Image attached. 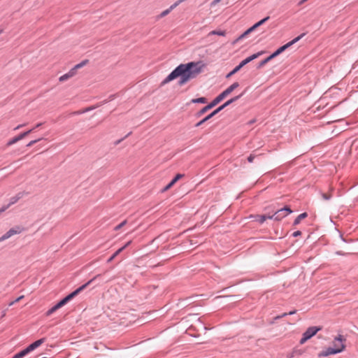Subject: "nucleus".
I'll use <instances>...</instances> for the list:
<instances>
[{
    "label": "nucleus",
    "instance_id": "nucleus-42",
    "mask_svg": "<svg viewBox=\"0 0 358 358\" xmlns=\"http://www.w3.org/2000/svg\"><path fill=\"white\" fill-rule=\"evenodd\" d=\"M221 0H213V2H212V5H215L217 4V3H219Z\"/></svg>",
    "mask_w": 358,
    "mask_h": 358
},
{
    "label": "nucleus",
    "instance_id": "nucleus-50",
    "mask_svg": "<svg viewBox=\"0 0 358 358\" xmlns=\"http://www.w3.org/2000/svg\"><path fill=\"white\" fill-rule=\"evenodd\" d=\"M41 358H45V357H41Z\"/></svg>",
    "mask_w": 358,
    "mask_h": 358
},
{
    "label": "nucleus",
    "instance_id": "nucleus-14",
    "mask_svg": "<svg viewBox=\"0 0 358 358\" xmlns=\"http://www.w3.org/2000/svg\"><path fill=\"white\" fill-rule=\"evenodd\" d=\"M245 91L243 92L242 93H241L239 95H237L236 96H234L232 97L231 99H229L228 101H227L225 103H223V105L224 106V107H227L228 106H229L230 104L234 103L235 101H238L239 99H241L243 94H245Z\"/></svg>",
    "mask_w": 358,
    "mask_h": 358
},
{
    "label": "nucleus",
    "instance_id": "nucleus-11",
    "mask_svg": "<svg viewBox=\"0 0 358 358\" xmlns=\"http://www.w3.org/2000/svg\"><path fill=\"white\" fill-rule=\"evenodd\" d=\"M184 174L178 173L161 190L162 192H164L171 189L180 179L184 177Z\"/></svg>",
    "mask_w": 358,
    "mask_h": 358
},
{
    "label": "nucleus",
    "instance_id": "nucleus-31",
    "mask_svg": "<svg viewBox=\"0 0 358 358\" xmlns=\"http://www.w3.org/2000/svg\"><path fill=\"white\" fill-rule=\"evenodd\" d=\"M256 157V155H255L254 154H250L248 157V162L250 163H252L253 162L255 158Z\"/></svg>",
    "mask_w": 358,
    "mask_h": 358
},
{
    "label": "nucleus",
    "instance_id": "nucleus-2",
    "mask_svg": "<svg viewBox=\"0 0 358 358\" xmlns=\"http://www.w3.org/2000/svg\"><path fill=\"white\" fill-rule=\"evenodd\" d=\"M239 86V83L238 82H235L231 84L229 87H228L225 90H224L222 93H220L217 96H216L211 102H210L208 105L203 107L200 110L195 113L196 117H200L210 109L213 108L215 106H217L220 102H221L226 96L230 94L235 89H236Z\"/></svg>",
    "mask_w": 358,
    "mask_h": 358
},
{
    "label": "nucleus",
    "instance_id": "nucleus-15",
    "mask_svg": "<svg viewBox=\"0 0 358 358\" xmlns=\"http://www.w3.org/2000/svg\"><path fill=\"white\" fill-rule=\"evenodd\" d=\"M308 217V213L304 212L299 215L294 220L293 225L296 226L300 223V222Z\"/></svg>",
    "mask_w": 358,
    "mask_h": 358
},
{
    "label": "nucleus",
    "instance_id": "nucleus-12",
    "mask_svg": "<svg viewBox=\"0 0 358 358\" xmlns=\"http://www.w3.org/2000/svg\"><path fill=\"white\" fill-rule=\"evenodd\" d=\"M250 218L259 224H263L268 219L271 220V215H251Z\"/></svg>",
    "mask_w": 358,
    "mask_h": 358
},
{
    "label": "nucleus",
    "instance_id": "nucleus-46",
    "mask_svg": "<svg viewBox=\"0 0 358 358\" xmlns=\"http://www.w3.org/2000/svg\"><path fill=\"white\" fill-rule=\"evenodd\" d=\"M94 348L96 350H98L99 348L97 343H95Z\"/></svg>",
    "mask_w": 358,
    "mask_h": 358
},
{
    "label": "nucleus",
    "instance_id": "nucleus-17",
    "mask_svg": "<svg viewBox=\"0 0 358 358\" xmlns=\"http://www.w3.org/2000/svg\"><path fill=\"white\" fill-rule=\"evenodd\" d=\"M115 96H116V94H111V95H110L108 99H105V100H103V101L101 102V105L103 104V103H107V102H108L110 101L113 100ZM99 106H100V104L99 105H91V110L96 108Z\"/></svg>",
    "mask_w": 358,
    "mask_h": 358
},
{
    "label": "nucleus",
    "instance_id": "nucleus-43",
    "mask_svg": "<svg viewBox=\"0 0 358 358\" xmlns=\"http://www.w3.org/2000/svg\"><path fill=\"white\" fill-rule=\"evenodd\" d=\"M24 126V124H19L18 126H17L14 129L15 130H17L19 129L20 128Z\"/></svg>",
    "mask_w": 358,
    "mask_h": 358
},
{
    "label": "nucleus",
    "instance_id": "nucleus-36",
    "mask_svg": "<svg viewBox=\"0 0 358 358\" xmlns=\"http://www.w3.org/2000/svg\"><path fill=\"white\" fill-rule=\"evenodd\" d=\"M287 315H288L287 313H283V314H282V315H278V316H276V317H275V320H278V319L282 318V317H285V316H287Z\"/></svg>",
    "mask_w": 358,
    "mask_h": 358
},
{
    "label": "nucleus",
    "instance_id": "nucleus-34",
    "mask_svg": "<svg viewBox=\"0 0 358 358\" xmlns=\"http://www.w3.org/2000/svg\"><path fill=\"white\" fill-rule=\"evenodd\" d=\"M301 231H299V230L296 231H294V232L292 234V236H293V237H298V236H301Z\"/></svg>",
    "mask_w": 358,
    "mask_h": 358
},
{
    "label": "nucleus",
    "instance_id": "nucleus-10",
    "mask_svg": "<svg viewBox=\"0 0 358 358\" xmlns=\"http://www.w3.org/2000/svg\"><path fill=\"white\" fill-rule=\"evenodd\" d=\"M225 107L223 104L217 107L216 109H215L213 112H211L210 114L206 115L204 118H203L201 120L198 122L194 126L195 127H199L201 126L203 124H204L206 122L208 121L210 119L213 117L215 115H216L218 113L222 111L223 109H224Z\"/></svg>",
    "mask_w": 358,
    "mask_h": 358
},
{
    "label": "nucleus",
    "instance_id": "nucleus-47",
    "mask_svg": "<svg viewBox=\"0 0 358 358\" xmlns=\"http://www.w3.org/2000/svg\"><path fill=\"white\" fill-rule=\"evenodd\" d=\"M99 345H100V347H101V348H103V349H105V348H106V346H105L104 345H103V344H100Z\"/></svg>",
    "mask_w": 358,
    "mask_h": 358
},
{
    "label": "nucleus",
    "instance_id": "nucleus-29",
    "mask_svg": "<svg viewBox=\"0 0 358 358\" xmlns=\"http://www.w3.org/2000/svg\"><path fill=\"white\" fill-rule=\"evenodd\" d=\"M282 208L284 210V212L287 214V215L292 213V210L288 206H285V207H283Z\"/></svg>",
    "mask_w": 358,
    "mask_h": 358
},
{
    "label": "nucleus",
    "instance_id": "nucleus-8",
    "mask_svg": "<svg viewBox=\"0 0 358 358\" xmlns=\"http://www.w3.org/2000/svg\"><path fill=\"white\" fill-rule=\"evenodd\" d=\"M306 35V33H303L298 36L297 37L294 38L289 42L287 43L286 44L280 46L275 51H274L272 54H271L273 59L280 55L282 52H283L285 50H286L288 48L291 47L292 45L297 43L300 39H301L304 36Z\"/></svg>",
    "mask_w": 358,
    "mask_h": 358
},
{
    "label": "nucleus",
    "instance_id": "nucleus-48",
    "mask_svg": "<svg viewBox=\"0 0 358 358\" xmlns=\"http://www.w3.org/2000/svg\"><path fill=\"white\" fill-rule=\"evenodd\" d=\"M15 303V301H12L11 303H10V304H9V305H10V306H12V305H13Z\"/></svg>",
    "mask_w": 358,
    "mask_h": 358
},
{
    "label": "nucleus",
    "instance_id": "nucleus-20",
    "mask_svg": "<svg viewBox=\"0 0 358 358\" xmlns=\"http://www.w3.org/2000/svg\"><path fill=\"white\" fill-rule=\"evenodd\" d=\"M273 59V57H271V55H270L268 57H267L266 58H265L264 59L262 60L257 66V69H261L262 68L264 65H266L268 62H269L271 60Z\"/></svg>",
    "mask_w": 358,
    "mask_h": 358
},
{
    "label": "nucleus",
    "instance_id": "nucleus-35",
    "mask_svg": "<svg viewBox=\"0 0 358 358\" xmlns=\"http://www.w3.org/2000/svg\"><path fill=\"white\" fill-rule=\"evenodd\" d=\"M340 237L341 238V240L343 241V242H345V243H350L352 241V239H350V240H347L345 239L344 237H343V235L342 234H340Z\"/></svg>",
    "mask_w": 358,
    "mask_h": 358
},
{
    "label": "nucleus",
    "instance_id": "nucleus-4",
    "mask_svg": "<svg viewBox=\"0 0 358 358\" xmlns=\"http://www.w3.org/2000/svg\"><path fill=\"white\" fill-rule=\"evenodd\" d=\"M90 282H86L85 285L80 286L78 289H76L74 292L67 295L66 297H64L62 300H61L59 303H57L55 306H54L52 308H51L50 310H48L46 313V316H50L52 315L54 312H55L59 308L64 306L65 304H66L70 300H71L73 297L78 295L82 291L84 290L88 285Z\"/></svg>",
    "mask_w": 358,
    "mask_h": 358
},
{
    "label": "nucleus",
    "instance_id": "nucleus-30",
    "mask_svg": "<svg viewBox=\"0 0 358 358\" xmlns=\"http://www.w3.org/2000/svg\"><path fill=\"white\" fill-rule=\"evenodd\" d=\"M127 223V220H124L123 222H122L120 224H119L118 225H117L115 227V230H119L120 229H121L123 226H124Z\"/></svg>",
    "mask_w": 358,
    "mask_h": 358
},
{
    "label": "nucleus",
    "instance_id": "nucleus-3",
    "mask_svg": "<svg viewBox=\"0 0 358 358\" xmlns=\"http://www.w3.org/2000/svg\"><path fill=\"white\" fill-rule=\"evenodd\" d=\"M345 341L346 338L343 336L338 335L334 338V347H329L327 349L321 351L318 354V357H327L331 355H336L343 352L345 349Z\"/></svg>",
    "mask_w": 358,
    "mask_h": 358
},
{
    "label": "nucleus",
    "instance_id": "nucleus-45",
    "mask_svg": "<svg viewBox=\"0 0 358 358\" xmlns=\"http://www.w3.org/2000/svg\"><path fill=\"white\" fill-rule=\"evenodd\" d=\"M185 0H178L177 1H176L175 3H178V6L182 2L185 1Z\"/></svg>",
    "mask_w": 358,
    "mask_h": 358
},
{
    "label": "nucleus",
    "instance_id": "nucleus-18",
    "mask_svg": "<svg viewBox=\"0 0 358 358\" xmlns=\"http://www.w3.org/2000/svg\"><path fill=\"white\" fill-rule=\"evenodd\" d=\"M127 245L120 248L117 250H116L107 260V262L109 263L112 262L125 248Z\"/></svg>",
    "mask_w": 358,
    "mask_h": 358
},
{
    "label": "nucleus",
    "instance_id": "nucleus-28",
    "mask_svg": "<svg viewBox=\"0 0 358 358\" xmlns=\"http://www.w3.org/2000/svg\"><path fill=\"white\" fill-rule=\"evenodd\" d=\"M17 141H17V137L15 136V137H14V138H11V139H10V140L8 141V143H7L6 145H7V146H10V145H13V144L16 143Z\"/></svg>",
    "mask_w": 358,
    "mask_h": 358
},
{
    "label": "nucleus",
    "instance_id": "nucleus-49",
    "mask_svg": "<svg viewBox=\"0 0 358 358\" xmlns=\"http://www.w3.org/2000/svg\"><path fill=\"white\" fill-rule=\"evenodd\" d=\"M3 29H0V34L3 33Z\"/></svg>",
    "mask_w": 358,
    "mask_h": 358
},
{
    "label": "nucleus",
    "instance_id": "nucleus-13",
    "mask_svg": "<svg viewBox=\"0 0 358 358\" xmlns=\"http://www.w3.org/2000/svg\"><path fill=\"white\" fill-rule=\"evenodd\" d=\"M286 216L287 214L284 212L282 208L276 210L273 215H271V220L273 219L275 221H280Z\"/></svg>",
    "mask_w": 358,
    "mask_h": 358
},
{
    "label": "nucleus",
    "instance_id": "nucleus-32",
    "mask_svg": "<svg viewBox=\"0 0 358 358\" xmlns=\"http://www.w3.org/2000/svg\"><path fill=\"white\" fill-rule=\"evenodd\" d=\"M41 139H37V140H33V141H31L27 145V147H31L33 145H34L36 143H37L38 141H39Z\"/></svg>",
    "mask_w": 358,
    "mask_h": 358
},
{
    "label": "nucleus",
    "instance_id": "nucleus-5",
    "mask_svg": "<svg viewBox=\"0 0 358 358\" xmlns=\"http://www.w3.org/2000/svg\"><path fill=\"white\" fill-rule=\"evenodd\" d=\"M264 53V51H259L257 53H255V54L248 57L247 58H245V59L241 61L239 63V64L237 65L232 71H231L228 74H227L226 78H229L233 75H234L235 73L238 72L244 66H245L250 62L253 61L254 59L258 58L260 55H262Z\"/></svg>",
    "mask_w": 358,
    "mask_h": 358
},
{
    "label": "nucleus",
    "instance_id": "nucleus-40",
    "mask_svg": "<svg viewBox=\"0 0 358 358\" xmlns=\"http://www.w3.org/2000/svg\"><path fill=\"white\" fill-rule=\"evenodd\" d=\"M23 298H24V296H23V295H22V296H19L18 298H17V299L15 300V302H18V301H20V300H22Z\"/></svg>",
    "mask_w": 358,
    "mask_h": 358
},
{
    "label": "nucleus",
    "instance_id": "nucleus-7",
    "mask_svg": "<svg viewBox=\"0 0 358 358\" xmlns=\"http://www.w3.org/2000/svg\"><path fill=\"white\" fill-rule=\"evenodd\" d=\"M45 341V338H41L31 345H29L27 348L24 349L23 350L20 351V352L15 355L12 358H22L25 355H27L28 353L31 352V351L34 350L39 346H41Z\"/></svg>",
    "mask_w": 358,
    "mask_h": 358
},
{
    "label": "nucleus",
    "instance_id": "nucleus-38",
    "mask_svg": "<svg viewBox=\"0 0 358 358\" xmlns=\"http://www.w3.org/2000/svg\"><path fill=\"white\" fill-rule=\"evenodd\" d=\"M296 310H291L289 311V313H287L288 315H292L294 314H295L296 313Z\"/></svg>",
    "mask_w": 358,
    "mask_h": 358
},
{
    "label": "nucleus",
    "instance_id": "nucleus-16",
    "mask_svg": "<svg viewBox=\"0 0 358 358\" xmlns=\"http://www.w3.org/2000/svg\"><path fill=\"white\" fill-rule=\"evenodd\" d=\"M8 231L12 236H14L20 234L23 231V228L20 226H16L15 227L11 228Z\"/></svg>",
    "mask_w": 358,
    "mask_h": 358
},
{
    "label": "nucleus",
    "instance_id": "nucleus-23",
    "mask_svg": "<svg viewBox=\"0 0 358 358\" xmlns=\"http://www.w3.org/2000/svg\"><path fill=\"white\" fill-rule=\"evenodd\" d=\"M226 34H227V32L224 30H213L209 33V35H218V36H224L226 35Z\"/></svg>",
    "mask_w": 358,
    "mask_h": 358
},
{
    "label": "nucleus",
    "instance_id": "nucleus-33",
    "mask_svg": "<svg viewBox=\"0 0 358 358\" xmlns=\"http://www.w3.org/2000/svg\"><path fill=\"white\" fill-rule=\"evenodd\" d=\"M131 134V132H129L128 134H127L124 138L119 139L115 142V145H118L120 142H122L124 138H126L127 136H129Z\"/></svg>",
    "mask_w": 358,
    "mask_h": 358
},
{
    "label": "nucleus",
    "instance_id": "nucleus-37",
    "mask_svg": "<svg viewBox=\"0 0 358 358\" xmlns=\"http://www.w3.org/2000/svg\"><path fill=\"white\" fill-rule=\"evenodd\" d=\"M336 254L338 255H341V256H343V255H345V253L343 252V251H336Z\"/></svg>",
    "mask_w": 358,
    "mask_h": 358
},
{
    "label": "nucleus",
    "instance_id": "nucleus-25",
    "mask_svg": "<svg viewBox=\"0 0 358 358\" xmlns=\"http://www.w3.org/2000/svg\"><path fill=\"white\" fill-rule=\"evenodd\" d=\"M33 131V129H29L27 131H24L23 133H21L19 135H17L16 137L17 138V141H20L22 139H23L24 138H25L29 134H30L31 131Z\"/></svg>",
    "mask_w": 358,
    "mask_h": 358
},
{
    "label": "nucleus",
    "instance_id": "nucleus-26",
    "mask_svg": "<svg viewBox=\"0 0 358 358\" xmlns=\"http://www.w3.org/2000/svg\"><path fill=\"white\" fill-rule=\"evenodd\" d=\"M13 236L11 234H10L9 231H8L6 234H4L1 237H0V242L3 241Z\"/></svg>",
    "mask_w": 358,
    "mask_h": 358
},
{
    "label": "nucleus",
    "instance_id": "nucleus-27",
    "mask_svg": "<svg viewBox=\"0 0 358 358\" xmlns=\"http://www.w3.org/2000/svg\"><path fill=\"white\" fill-rule=\"evenodd\" d=\"M321 196H322V199L326 201L330 200L332 196L331 194L329 193H323V192L321 193Z\"/></svg>",
    "mask_w": 358,
    "mask_h": 358
},
{
    "label": "nucleus",
    "instance_id": "nucleus-9",
    "mask_svg": "<svg viewBox=\"0 0 358 358\" xmlns=\"http://www.w3.org/2000/svg\"><path fill=\"white\" fill-rule=\"evenodd\" d=\"M322 329L320 327L313 326L308 327L306 331L303 334L302 338H301L299 343L300 344L305 343L308 340L310 339L313 336L316 335V334Z\"/></svg>",
    "mask_w": 358,
    "mask_h": 358
},
{
    "label": "nucleus",
    "instance_id": "nucleus-19",
    "mask_svg": "<svg viewBox=\"0 0 358 358\" xmlns=\"http://www.w3.org/2000/svg\"><path fill=\"white\" fill-rule=\"evenodd\" d=\"M256 29V28L254 27V25H252V27H250L249 29H248L245 31H244L238 38V40H241L242 38L246 37L249 34H250L251 32H252L253 31H255Z\"/></svg>",
    "mask_w": 358,
    "mask_h": 358
},
{
    "label": "nucleus",
    "instance_id": "nucleus-39",
    "mask_svg": "<svg viewBox=\"0 0 358 358\" xmlns=\"http://www.w3.org/2000/svg\"><path fill=\"white\" fill-rule=\"evenodd\" d=\"M100 276H101L100 275H97L95 277H94L93 278H91V280H90L91 283L93 282L96 278H99Z\"/></svg>",
    "mask_w": 358,
    "mask_h": 358
},
{
    "label": "nucleus",
    "instance_id": "nucleus-21",
    "mask_svg": "<svg viewBox=\"0 0 358 358\" xmlns=\"http://www.w3.org/2000/svg\"><path fill=\"white\" fill-rule=\"evenodd\" d=\"M178 6V3H174L173 4H172L169 8H167L166 10H164L161 14H160V17H164L166 16V15H168L173 9H174L176 7Z\"/></svg>",
    "mask_w": 358,
    "mask_h": 358
},
{
    "label": "nucleus",
    "instance_id": "nucleus-44",
    "mask_svg": "<svg viewBox=\"0 0 358 358\" xmlns=\"http://www.w3.org/2000/svg\"><path fill=\"white\" fill-rule=\"evenodd\" d=\"M42 123H38L32 129H35L36 128H38L40 126H41Z\"/></svg>",
    "mask_w": 358,
    "mask_h": 358
},
{
    "label": "nucleus",
    "instance_id": "nucleus-24",
    "mask_svg": "<svg viewBox=\"0 0 358 358\" xmlns=\"http://www.w3.org/2000/svg\"><path fill=\"white\" fill-rule=\"evenodd\" d=\"M270 17L269 16H266L264 18L262 19L261 20H259V22H256L254 25V27L257 29L259 27H260L261 25L264 24L265 22H266L268 20H269Z\"/></svg>",
    "mask_w": 358,
    "mask_h": 358
},
{
    "label": "nucleus",
    "instance_id": "nucleus-41",
    "mask_svg": "<svg viewBox=\"0 0 358 358\" xmlns=\"http://www.w3.org/2000/svg\"><path fill=\"white\" fill-rule=\"evenodd\" d=\"M256 122L255 119H252L248 122V124L251 125Z\"/></svg>",
    "mask_w": 358,
    "mask_h": 358
},
{
    "label": "nucleus",
    "instance_id": "nucleus-6",
    "mask_svg": "<svg viewBox=\"0 0 358 358\" xmlns=\"http://www.w3.org/2000/svg\"><path fill=\"white\" fill-rule=\"evenodd\" d=\"M87 63H88V60L85 59V60H83L82 62L76 64V66H74V67L71 69L66 73H65V74L62 75V76H60L59 78V81L61 82V83H63V82L66 81L67 80L73 78V76L77 75L78 71L80 69H81L83 66H85V65H87Z\"/></svg>",
    "mask_w": 358,
    "mask_h": 358
},
{
    "label": "nucleus",
    "instance_id": "nucleus-22",
    "mask_svg": "<svg viewBox=\"0 0 358 358\" xmlns=\"http://www.w3.org/2000/svg\"><path fill=\"white\" fill-rule=\"evenodd\" d=\"M191 103H207V99L206 97H199V98L193 99L191 100Z\"/></svg>",
    "mask_w": 358,
    "mask_h": 358
},
{
    "label": "nucleus",
    "instance_id": "nucleus-1",
    "mask_svg": "<svg viewBox=\"0 0 358 358\" xmlns=\"http://www.w3.org/2000/svg\"><path fill=\"white\" fill-rule=\"evenodd\" d=\"M201 62H189L179 64L162 80L161 85L163 86L177 78H179V86L185 85L201 72L203 65H201Z\"/></svg>",
    "mask_w": 358,
    "mask_h": 358
}]
</instances>
